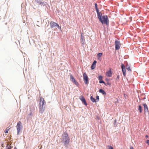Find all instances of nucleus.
Returning <instances> with one entry per match:
<instances>
[{"label":"nucleus","mask_w":149,"mask_h":149,"mask_svg":"<svg viewBox=\"0 0 149 149\" xmlns=\"http://www.w3.org/2000/svg\"><path fill=\"white\" fill-rule=\"evenodd\" d=\"M46 102L44 98L41 97L39 103V112L42 113L45 109Z\"/></svg>","instance_id":"f257e3e1"},{"label":"nucleus","mask_w":149,"mask_h":149,"mask_svg":"<svg viewBox=\"0 0 149 149\" xmlns=\"http://www.w3.org/2000/svg\"><path fill=\"white\" fill-rule=\"evenodd\" d=\"M62 137L64 144L68 145L70 142V139L67 133H63L62 135Z\"/></svg>","instance_id":"f03ea898"},{"label":"nucleus","mask_w":149,"mask_h":149,"mask_svg":"<svg viewBox=\"0 0 149 149\" xmlns=\"http://www.w3.org/2000/svg\"><path fill=\"white\" fill-rule=\"evenodd\" d=\"M99 20L102 24H106L107 25L109 24V20L107 15H103Z\"/></svg>","instance_id":"7ed1b4c3"},{"label":"nucleus","mask_w":149,"mask_h":149,"mask_svg":"<svg viewBox=\"0 0 149 149\" xmlns=\"http://www.w3.org/2000/svg\"><path fill=\"white\" fill-rule=\"evenodd\" d=\"M17 134H19L20 130L22 129L23 126L22 125V124L21 121H19L17 123Z\"/></svg>","instance_id":"20e7f679"},{"label":"nucleus","mask_w":149,"mask_h":149,"mask_svg":"<svg viewBox=\"0 0 149 149\" xmlns=\"http://www.w3.org/2000/svg\"><path fill=\"white\" fill-rule=\"evenodd\" d=\"M84 80V83L86 84H88V78L85 73H84L83 74Z\"/></svg>","instance_id":"39448f33"},{"label":"nucleus","mask_w":149,"mask_h":149,"mask_svg":"<svg viewBox=\"0 0 149 149\" xmlns=\"http://www.w3.org/2000/svg\"><path fill=\"white\" fill-rule=\"evenodd\" d=\"M55 26H57L58 28H60V26L58 24L53 21H51L50 22V27L51 28H53Z\"/></svg>","instance_id":"423d86ee"},{"label":"nucleus","mask_w":149,"mask_h":149,"mask_svg":"<svg viewBox=\"0 0 149 149\" xmlns=\"http://www.w3.org/2000/svg\"><path fill=\"white\" fill-rule=\"evenodd\" d=\"M70 79L77 86L79 85V83L74 79L73 76L71 74L70 75Z\"/></svg>","instance_id":"0eeeda50"},{"label":"nucleus","mask_w":149,"mask_h":149,"mask_svg":"<svg viewBox=\"0 0 149 149\" xmlns=\"http://www.w3.org/2000/svg\"><path fill=\"white\" fill-rule=\"evenodd\" d=\"M120 46V44L118 41L116 40L115 41V49L116 50L119 49Z\"/></svg>","instance_id":"6e6552de"},{"label":"nucleus","mask_w":149,"mask_h":149,"mask_svg":"<svg viewBox=\"0 0 149 149\" xmlns=\"http://www.w3.org/2000/svg\"><path fill=\"white\" fill-rule=\"evenodd\" d=\"M144 107V111L145 113H149V111L148 109V107L146 104L145 103L143 104Z\"/></svg>","instance_id":"1a4fd4ad"},{"label":"nucleus","mask_w":149,"mask_h":149,"mask_svg":"<svg viewBox=\"0 0 149 149\" xmlns=\"http://www.w3.org/2000/svg\"><path fill=\"white\" fill-rule=\"evenodd\" d=\"M79 99L82 101V103H84L85 105L86 106L87 105V103L86 102L85 98L83 96H81L80 97Z\"/></svg>","instance_id":"9d476101"},{"label":"nucleus","mask_w":149,"mask_h":149,"mask_svg":"<svg viewBox=\"0 0 149 149\" xmlns=\"http://www.w3.org/2000/svg\"><path fill=\"white\" fill-rule=\"evenodd\" d=\"M121 68L123 75L124 76H125L126 75L125 69V66L123 64H122L121 65Z\"/></svg>","instance_id":"9b49d317"},{"label":"nucleus","mask_w":149,"mask_h":149,"mask_svg":"<svg viewBox=\"0 0 149 149\" xmlns=\"http://www.w3.org/2000/svg\"><path fill=\"white\" fill-rule=\"evenodd\" d=\"M98 79H99L100 80V81H99V83H102L104 84L105 85H106V83L104 81H103L102 80V77L100 75V76H99V77H98Z\"/></svg>","instance_id":"f8f14e48"},{"label":"nucleus","mask_w":149,"mask_h":149,"mask_svg":"<svg viewBox=\"0 0 149 149\" xmlns=\"http://www.w3.org/2000/svg\"><path fill=\"white\" fill-rule=\"evenodd\" d=\"M106 75L108 77H111L112 75V73L111 70V69L109 71H107L106 73Z\"/></svg>","instance_id":"ddd939ff"},{"label":"nucleus","mask_w":149,"mask_h":149,"mask_svg":"<svg viewBox=\"0 0 149 149\" xmlns=\"http://www.w3.org/2000/svg\"><path fill=\"white\" fill-rule=\"evenodd\" d=\"M96 12L97 13L98 18L100 20L102 16V14L100 12H99V10L97 11Z\"/></svg>","instance_id":"4468645a"},{"label":"nucleus","mask_w":149,"mask_h":149,"mask_svg":"<svg viewBox=\"0 0 149 149\" xmlns=\"http://www.w3.org/2000/svg\"><path fill=\"white\" fill-rule=\"evenodd\" d=\"M96 63L97 62L96 61H94L91 66V69L92 70H93L95 68Z\"/></svg>","instance_id":"2eb2a0df"},{"label":"nucleus","mask_w":149,"mask_h":149,"mask_svg":"<svg viewBox=\"0 0 149 149\" xmlns=\"http://www.w3.org/2000/svg\"><path fill=\"white\" fill-rule=\"evenodd\" d=\"M85 42V40L84 39V37H83L82 35L81 36V42L83 45L84 44Z\"/></svg>","instance_id":"dca6fc26"},{"label":"nucleus","mask_w":149,"mask_h":149,"mask_svg":"<svg viewBox=\"0 0 149 149\" xmlns=\"http://www.w3.org/2000/svg\"><path fill=\"white\" fill-rule=\"evenodd\" d=\"M37 2L38 3V5H40L41 6L44 5L45 3L44 2L42 1L41 0H39V1Z\"/></svg>","instance_id":"f3484780"},{"label":"nucleus","mask_w":149,"mask_h":149,"mask_svg":"<svg viewBox=\"0 0 149 149\" xmlns=\"http://www.w3.org/2000/svg\"><path fill=\"white\" fill-rule=\"evenodd\" d=\"M99 92L105 95H106V93L105 91L102 89H100L99 90Z\"/></svg>","instance_id":"a211bd4d"},{"label":"nucleus","mask_w":149,"mask_h":149,"mask_svg":"<svg viewBox=\"0 0 149 149\" xmlns=\"http://www.w3.org/2000/svg\"><path fill=\"white\" fill-rule=\"evenodd\" d=\"M90 99L93 102H96V100L95 99V98L93 97L92 96H91L90 97Z\"/></svg>","instance_id":"6ab92c4d"},{"label":"nucleus","mask_w":149,"mask_h":149,"mask_svg":"<svg viewBox=\"0 0 149 149\" xmlns=\"http://www.w3.org/2000/svg\"><path fill=\"white\" fill-rule=\"evenodd\" d=\"M138 110L140 113L142 112L143 110V109L141 105H139V108L138 109Z\"/></svg>","instance_id":"aec40b11"},{"label":"nucleus","mask_w":149,"mask_h":149,"mask_svg":"<svg viewBox=\"0 0 149 149\" xmlns=\"http://www.w3.org/2000/svg\"><path fill=\"white\" fill-rule=\"evenodd\" d=\"M12 147V146H10V145L7 144L6 146V149H11V148Z\"/></svg>","instance_id":"412c9836"},{"label":"nucleus","mask_w":149,"mask_h":149,"mask_svg":"<svg viewBox=\"0 0 149 149\" xmlns=\"http://www.w3.org/2000/svg\"><path fill=\"white\" fill-rule=\"evenodd\" d=\"M102 55V53H98L97 54V56L98 58L99 59Z\"/></svg>","instance_id":"4be33fe9"},{"label":"nucleus","mask_w":149,"mask_h":149,"mask_svg":"<svg viewBox=\"0 0 149 149\" xmlns=\"http://www.w3.org/2000/svg\"><path fill=\"white\" fill-rule=\"evenodd\" d=\"M126 68L127 70L128 71H131V69H130V67L129 66H128L127 65L126 66Z\"/></svg>","instance_id":"5701e85b"},{"label":"nucleus","mask_w":149,"mask_h":149,"mask_svg":"<svg viewBox=\"0 0 149 149\" xmlns=\"http://www.w3.org/2000/svg\"><path fill=\"white\" fill-rule=\"evenodd\" d=\"M10 129V128H9L8 127L7 128V129H6L5 131V132L6 133H8V131L9 130V129Z\"/></svg>","instance_id":"b1692460"},{"label":"nucleus","mask_w":149,"mask_h":149,"mask_svg":"<svg viewBox=\"0 0 149 149\" xmlns=\"http://www.w3.org/2000/svg\"><path fill=\"white\" fill-rule=\"evenodd\" d=\"M95 9H96V11H97V10H99L98 8H97V4L95 3Z\"/></svg>","instance_id":"393cba45"},{"label":"nucleus","mask_w":149,"mask_h":149,"mask_svg":"<svg viewBox=\"0 0 149 149\" xmlns=\"http://www.w3.org/2000/svg\"><path fill=\"white\" fill-rule=\"evenodd\" d=\"M99 96L98 95L96 97V99H95V100L96 101V102L99 101Z\"/></svg>","instance_id":"a878e982"},{"label":"nucleus","mask_w":149,"mask_h":149,"mask_svg":"<svg viewBox=\"0 0 149 149\" xmlns=\"http://www.w3.org/2000/svg\"><path fill=\"white\" fill-rule=\"evenodd\" d=\"M108 147L109 148L108 149H113V148L111 146H108Z\"/></svg>","instance_id":"bb28decb"},{"label":"nucleus","mask_w":149,"mask_h":149,"mask_svg":"<svg viewBox=\"0 0 149 149\" xmlns=\"http://www.w3.org/2000/svg\"><path fill=\"white\" fill-rule=\"evenodd\" d=\"M146 143L148 144V145H149V140H147V141H146Z\"/></svg>","instance_id":"cd10ccee"},{"label":"nucleus","mask_w":149,"mask_h":149,"mask_svg":"<svg viewBox=\"0 0 149 149\" xmlns=\"http://www.w3.org/2000/svg\"><path fill=\"white\" fill-rule=\"evenodd\" d=\"M116 123V120L114 121V124L115 125Z\"/></svg>","instance_id":"c85d7f7f"},{"label":"nucleus","mask_w":149,"mask_h":149,"mask_svg":"<svg viewBox=\"0 0 149 149\" xmlns=\"http://www.w3.org/2000/svg\"><path fill=\"white\" fill-rule=\"evenodd\" d=\"M106 84V86H107L108 85H111L110 84L109 82H107V84Z\"/></svg>","instance_id":"c756f323"},{"label":"nucleus","mask_w":149,"mask_h":149,"mask_svg":"<svg viewBox=\"0 0 149 149\" xmlns=\"http://www.w3.org/2000/svg\"><path fill=\"white\" fill-rule=\"evenodd\" d=\"M130 149H134L133 148L132 146H130Z\"/></svg>","instance_id":"7c9ffc66"},{"label":"nucleus","mask_w":149,"mask_h":149,"mask_svg":"<svg viewBox=\"0 0 149 149\" xmlns=\"http://www.w3.org/2000/svg\"><path fill=\"white\" fill-rule=\"evenodd\" d=\"M119 75H118L117 77V78L118 79H119Z\"/></svg>","instance_id":"2f4dec72"},{"label":"nucleus","mask_w":149,"mask_h":149,"mask_svg":"<svg viewBox=\"0 0 149 149\" xmlns=\"http://www.w3.org/2000/svg\"><path fill=\"white\" fill-rule=\"evenodd\" d=\"M38 1H39V0H35V1H36V2H38Z\"/></svg>","instance_id":"473e14b6"},{"label":"nucleus","mask_w":149,"mask_h":149,"mask_svg":"<svg viewBox=\"0 0 149 149\" xmlns=\"http://www.w3.org/2000/svg\"><path fill=\"white\" fill-rule=\"evenodd\" d=\"M146 137L148 138V136L147 135H146Z\"/></svg>","instance_id":"72a5a7b5"},{"label":"nucleus","mask_w":149,"mask_h":149,"mask_svg":"<svg viewBox=\"0 0 149 149\" xmlns=\"http://www.w3.org/2000/svg\"><path fill=\"white\" fill-rule=\"evenodd\" d=\"M14 149H17V148L16 147H15L14 148Z\"/></svg>","instance_id":"f704fd0d"}]
</instances>
